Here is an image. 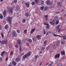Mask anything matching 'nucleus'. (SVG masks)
<instances>
[{"instance_id": "1", "label": "nucleus", "mask_w": 66, "mask_h": 66, "mask_svg": "<svg viewBox=\"0 0 66 66\" xmlns=\"http://www.w3.org/2000/svg\"><path fill=\"white\" fill-rule=\"evenodd\" d=\"M31 52H28L25 55H24L23 56V58L22 59V60H25V58H27L29 56H30V54H31Z\"/></svg>"}, {"instance_id": "2", "label": "nucleus", "mask_w": 66, "mask_h": 66, "mask_svg": "<svg viewBox=\"0 0 66 66\" xmlns=\"http://www.w3.org/2000/svg\"><path fill=\"white\" fill-rule=\"evenodd\" d=\"M12 17L11 16L8 17L7 18L6 20L7 21H9V24H11V23H12Z\"/></svg>"}, {"instance_id": "3", "label": "nucleus", "mask_w": 66, "mask_h": 66, "mask_svg": "<svg viewBox=\"0 0 66 66\" xmlns=\"http://www.w3.org/2000/svg\"><path fill=\"white\" fill-rule=\"evenodd\" d=\"M12 36L14 37V36H17V34L16 32V31L14 30H13L12 32Z\"/></svg>"}, {"instance_id": "4", "label": "nucleus", "mask_w": 66, "mask_h": 66, "mask_svg": "<svg viewBox=\"0 0 66 66\" xmlns=\"http://www.w3.org/2000/svg\"><path fill=\"white\" fill-rule=\"evenodd\" d=\"M44 1H43L42 0H40V1H39L38 3V4L39 5H41L43 6L44 4Z\"/></svg>"}, {"instance_id": "5", "label": "nucleus", "mask_w": 66, "mask_h": 66, "mask_svg": "<svg viewBox=\"0 0 66 66\" xmlns=\"http://www.w3.org/2000/svg\"><path fill=\"white\" fill-rule=\"evenodd\" d=\"M8 12L9 13H11L13 12V9L11 8H9L8 9Z\"/></svg>"}, {"instance_id": "6", "label": "nucleus", "mask_w": 66, "mask_h": 66, "mask_svg": "<svg viewBox=\"0 0 66 66\" xmlns=\"http://www.w3.org/2000/svg\"><path fill=\"white\" fill-rule=\"evenodd\" d=\"M60 53H59L58 54H56L54 56L55 58L56 59V58H59L60 57Z\"/></svg>"}, {"instance_id": "7", "label": "nucleus", "mask_w": 66, "mask_h": 66, "mask_svg": "<svg viewBox=\"0 0 66 66\" xmlns=\"http://www.w3.org/2000/svg\"><path fill=\"white\" fill-rule=\"evenodd\" d=\"M62 5V2H59L57 3V5L59 6H61Z\"/></svg>"}, {"instance_id": "8", "label": "nucleus", "mask_w": 66, "mask_h": 66, "mask_svg": "<svg viewBox=\"0 0 66 66\" xmlns=\"http://www.w3.org/2000/svg\"><path fill=\"white\" fill-rule=\"evenodd\" d=\"M6 10H4L3 12V15L4 17H5L6 16Z\"/></svg>"}, {"instance_id": "9", "label": "nucleus", "mask_w": 66, "mask_h": 66, "mask_svg": "<svg viewBox=\"0 0 66 66\" xmlns=\"http://www.w3.org/2000/svg\"><path fill=\"white\" fill-rule=\"evenodd\" d=\"M50 23V24H52V25H54V23H55V21L54 20H53L52 22H51Z\"/></svg>"}, {"instance_id": "10", "label": "nucleus", "mask_w": 66, "mask_h": 66, "mask_svg": "<svg viewBox=\"0 0 66 66\" xmlns=\"http://www.w3.org/2000/svg\"><path fill=\"white\" fill-rule=\"evenodd\" d=\"M61 54L62 55H65V52L64 51H62L61 52Z\"/></svg>"}, {"instance_id": "11", "label": "nucleus", "mask_w": 66, "mask_h": 66, "mask_svg": "<svg viewBox=\"0 0 66 66\" xmlns=\"http://www.w3.org/2000/svg\"><path fill=\"white\" fill-rule=\"evenodd\" d=\"M12 64H13V65L14 66H16L17 64V63H16V62L14 61H12Z\"/></svg>"}, {"instance_id": "12", "label": "nucleus", "mask_w": 66, "mask_h": 66, "mask_svg": "<svg viewBox=\"0 0 66 66\" xmlns=\"http://www.w3.org/2000/svg\"><path fill=\"white\" fill-rule=\"evenodd\" d=\"M46 2L47 4L50 5V4H51V3H50V1H49V0H47L46 1Z\"/></svg>"}, {"instance_id": "13", "label": "nucleus", "mask_w": 66, "mask_h": 66, "mask_svg": "<svg viewBox=\"0 0 66 66\" xmlns=\"http://www.w3.org/2000/svg\"><path fill=\"white\" fill-rule=\"evenodd\" d=\"M48 15H45L44 16V18L45 19V20H48Z\"/></svg>"}, {"instance_id": "14", "label": "nucleus", "mask_w": 66, "mask_h": 66, "mask_svg": "<svg viewBox=\"0 0 66 66\" xmlns=\"http://www.w3.org/2000/svg\"><path fill=\"white\" fill-rule=\"evenodd\" d=\"M5 53V51H3V52H2L1 53V56H3V55Z\"/></svg>"}, {"instance_id": "15", "label": "nucleus", "mask_w": 66, "mask_h": 66, "mask_svg": "<svg viewBox=\"0 0 66 66\" xmlns=\"http://www.w3.org/2000/svg\"><path fill=\"white\" fill-rule=\"evenodd\" d=\"M61 44H62V45H64L65 44V41L63 39L61 40Z\"/></svg>"}, {"instance_id": "16", "label": "nucleus", "mask_w": 66, "mask_h": 66, "mask_svg": "<svg viewBox=\"0 0 66 66\" xmlns=\"http://www.w3.org/2000/svg\"><path fill=\"white\" fill-rule=\"evenodd\" d=\"M35 31V28H34L33 29H32L30 32L31 34H32L33 32Z\"/></svg>"}, {"instance_id": "17", "label": "nucleus", "mask_w": 66, "mask_h": 66, "mask_svg": "<svg viewBox=\"0 0 66 66\" xmlns=\"http://www.w3.org/2000/svg\"><path fill=\"white\" fill-rule=\"evenodd\" d=\"M16 61L17 62H18L20 61V59L18 58H15Z\"/></svg>"}, {"instance_id": "18", "label": "nucleus", "mask_w": 66, "mask_h": 66, "mask_svg": "<svg viewBox=\"0 0 66 66\" xmlns=\"http://www.w3.org/2000/svg\"><path fill=\"white\" fill-rule=\"evenodd\" d=\"M37 38L38 39H40L41 38V36L39 35H38L37 36Z\"/></svg>"}, {"instance_id": "19", "label": "nucleus", "mask_w": 66, "mask_h": 66, "mask_svg": "<svg viewBox=\"0 0 66 66\" xmlns=\"http://www.w3.org/2000/svg\"><path fill=\"white\" fill-rule=\"evenodd\" d=\"M26 6L27 7H29V4L28 3H26Z\"/></svg>"}, {"instance_id": "20", "label": "nucleus", "mask_w": 66, "mask_h": 66, "mask_svg": "<svg viewBox=\"0 0 66 66\" xmlns=\"http://www.w3.org/2000/svg\"><path fill=\"white\" fill-rule=\"evenodd\" d=\"M25 15L26 17H28L29 15V13H28V12H27L25 14Z\"/></svg>"}, {"instance_id": "21", "label": "nucleus", "mask_w": 66, "mask_h": 66, "mask_svg": "<svg viewBox=\"0 0 66 66\" xmlns=\"http://www.w3.org/2000/svg\"><path fill=\"white\" fill-rule=\"evenodd\" d=\"M59 28H60V25H59L56 26V30H58L59 29Z\"/></svg>"}, {"instance_id": "22", "label": "nucleus", "mask_w": 66, "mask_h": 66, "mask_svg": "<svg viewBox=\"0 0 66 66\" xmlns=\"http://www.w3.org/2000/svg\"><path fill=\"white\" fill-rule=\"evenodd\" d=\"M54 36L55 37H57V36H59V37H61V36H60L59 35H56V34H54Z\"/></svg>"}, {"instance_id": "23", "label": "nucleus", "mask_w": 66, "mask_h": 66, "mask_svg": "<svg viewBox=\"0 0 66 66\" xmlns=\"http://www.w3.org/2000/svg\"><path fill=\"white\" fill-rule=\"evenodd\" d=\"M56 32H58V33H59V32H60V31H61V29H56Z\"/></svg>"}, {"instance_id": "24", "label": "nucleus", "mask_w": 66, "mask_h": 66, "mask_svg": "<svg viewBox=\"0 0 66 66\" xmlns=\"http://www.w3.org/2000/svg\"><path fill=\"white\" fill-rule=\"evenodd\" d=\"M60 41L59 40H58L57 41V46H59L60 45Z\"/></svg>"}, {"instance_id": "25", "label": "nucleus", "mask_w": 66, "mask_h": 66, "mask_svg": "<svg viewBox=\"0 0 66 66\" xmlns=\"http://www.w3.org/2000/svg\"><path fill=\"white\" fill-rule=\"evenodd\" d=\"M47 26L46 27V28L47 29H48L49 28V24H48L47 25Z\"/></svg>"}, {"instance_id": "26", "label": "nucleus", "mask_w": 66, "mask_h": 66, "mask_svg": "<svg viewBox=\"0 0 66 66\" xmlns=\"http://www.w3.org/2000/svg\"><path fill=\"white\" fill-rule=\"evenodd\" d=\"M3 44H6V43H7V42H6L5 41V40H3Z\"/></svg>"}, {"instance_id": "27", "label": "nucleus", "mask_w": 66, "mask_h": 66, "mask_svg": "<svg viewBox=\"0 0 66 66\" xmlns=\"http://www.w3.org/2000/svg\"><path fill=\"white\" fill-rule=\"evenodd\" d=\"M17 42L18 44H20L21 43V41H20V39L18 40Z\"/></svg>"}, {"instance_id": "28", "label": "nucleus", "mask_w": 66, "mask_h": 66, "mask_svg": "<svg viewBox=\"0 0 66 66\" xmlns=\"http://www.w3.org/2000/svg\"><path fill=\"white\" fill-rule=\"evenodd\" d=\"M26 22V19H24L22 20V22L23 23H24Z\"/></svg>"}, {"instance_id": "29", "label": "nucleus", "mask_w": 66, "mask_h": 66, "mask_svg": "<svg viewBox=\"0 0 66 66\" xmlns=\"http://www.w3.org/2000/svg\"><path fill=\"white\" fill-rule=\"evenodd\" d=\"M3 15H2L1 14H0V19H2L3 18Z\"/></svg>"}, {"instance_id": "30", "label": "nucleus", "mask_w": 66, "mask_h": 66, "mask_svg": "<svg viewBox=\"0 0 66 66\" xmlns=\"http://www.w3.org/2000/svg\"><path fill=\"white\" fill-rule=\"evenodd\" d=\"M0 43L1 44H2V45H3V40L2 41L0 40Z\"/></svg>"}, {"instance_id": "31", "label": "nucleus", "mask_w": 66, "mask_h": 66, "mask_svg": "<svg viewBox=\"0 0 66 66\" xmlns=\"http://www.w3.org/2000/svg\"><path fill=\"white\" fill-rule=\"evenodd\" d=\"M32 39L33 40H34V41H36V38L34 37Z\"/></svg>"}, {"instance_id": "32", "label": "nucleus", "mask_w": 66, "mask_h": 66, "mask_svg": "<svg viewBox=\"0 0 66 66\" xmlns=\"http://www.w3.org/2000/svg\"><path fill=\"white\" fill-rule=\"evenodd\" d=\"M35 2H33L31 3V4L32 5H35Z\"/></svg>"}, {"instance_id": "33", "label": "nucleus", "mask_w": 66, "mask_h": 66, "mask_svg": "<svg viewBox=\"0 0 66 66\" xmlns=\"http://www.w3.org/2000/svg\"><path fill=\"white\" fill-rule=\"evenodd\" d=\"M58 60H56L55 62V65H56L58 63Z\"/></svg>"}, {"instance_id": "34", "label": "nucleus", "mask_w": 66, "mask_h": 66, "mask_svg": "<svg viewBox=\"0 0 66 66\" xmlns=\"http://www.w3.org/2000/svg\"><path fill=\"white\" fill-rule=\"evenodd\" d=\"M61 37H63V39H66V36H61Z\"/></svg>"}, {"instance_id": "35", "label": "nucleus", "mask_w": 66, "mask_h": 66, "mask_svg": "<svg viewBox=\"0 0 66 66\" xmlns=\"http://www.w3.org/2000/svg\"><path fill=\"white\" fill-rule=\"evenodd\" d=\"M45 49V47H42V48L41 49V50H42V51H44Z\"/></svg>"}, {"instance_id": "36", "label": "nucleus", "mask_w": 66, "mask_h": 66, "mask_svg": "<svg viewBox=\"0 0 66 66\" xmlns=\"http://www.w3.org/2000/svg\"><path fill=\"white\" fill-rule=\"evenodd\" d=\"M62 64L61 63H59L58 64H57V66H62Z\"/></svg>"}, {"instance_id": "37", "label": "nucleus", "mask_w": 66, "mask_h": 66, "mask_svg": "<svg viewBox=\"0 0 66 66\" xmlns=\"http://www.w3.org/2000/svg\"><path fill=\"white\" fill-rule=\"evenodd\" d=\"M44 6H42L40 8V10H43V9H44Z\"/></svg>"}, {"instance_id": "38", "label": "nucleus", "mask_w": 66, "mask_h": 66, "mask_svg": "<svg viewBox=\"0 0 66 66\" xmlns=\"http://www.w3.org/2000/svg\"><path fill=\"white\" fill-rule=\"evenodd\" d=\"M8 27V25H6L5 26V29H7V27Z\"/></svg>"}, {"instance_id": "39", "label": "nucleus", "mask_w": 66, "mask_h": 66, "mask_svg": "<svg viewBox=\"0 0 66 66\" xmlns=\"http://www.w3.org/2000/svg\"><path fill=\"white\" fill-rule=\"evenodd\" d=\"M59 21H57L56 22V24H59Z\"/></svg>"}, {"instance_id": "40", "label": "nucleus", "mask_w": 66, "mask_h": 66, "mask_svg": "<svg viewBox=\"0 0 66 66\" xmlns=\"http://www.w3.org/2000/svg\"><path fill=\"white\" fill-rule=\"evenodd\" d=\"M48 9V7H45L44 10L45 11H47V10Z\"/></svg>"}, {"instance_id": "41", "label": "nucleus", "mask_w": 66, "mask_h": 66, "mask_svg": "<svg viewBox=\"0 0 66 66\" xmlns=\"http://www.w3.org/2000/svg\"><path fill=\"white\" fill-rule=\"evenodd\" d=\"M38 55H36L35 56V60H36V59H37V57H38Z\"/></svg>"}, {"instance_id": "42", "label": "nucleus", "mask_w": 66, "mask_h": 66, "mask_svg": "<svg viewBox=\"0 0 66 66\" xmlns=\"http://www.w3.org/2000/svg\"><path fill=\"white\" fill-rule=\"evenodd\" d=\"M1 35L2 36V37L3 38L4 37V35H3V33H1Z\"/></svg>"}, {"instance_id": "43", "label": "nucleus", "mask_w": 66, "mask_h": 66, "mask_svg": "<svg viewBox=\"0 0 66 66\" xmlns=\"http://www.w3.org/2000/svg\"><path fill=\"white\" fill-rule=\"evenodd\" d=\"M27 29H25V30H24V33L25 34H26V33H27Z\"/></svg>"}, {"instance_id": "44", "label": "nucleus", "mask_w": 66, "mask_h": 66, "mask_svg": "<svg viewBox=\"0 0 66 66\" xmlns=\"http://www.w3.org/2000/svg\"><path fill=\"white\" fill-rule=\"evenodd\" d=\"M16 31L17 33H19L20 32V31H19V30L17 29L16 30Z\"/></svg>"}, {"instance_id": "45", "label": "nucleus", "mask_w": 66, "mask_h": 66, "mask_svg": "<svg viewBox=\"0 0 66 66\" xmlns=\"http://www.w3.org/2000/svg\"><path fill=\"white\" fill-rule=\"evenodd\" d=\"M34 1L36 3H37L38 2V0H34Z\"/></svg>"}, {"instance_id": "46", "label": "nucleus", "mask_w": 66, "mask_h": 66, "mask_svg": "<svg viewBox=\"0 0 66 66\" xmlns=\"http://www.w3.org/2000/svg\"><path fill=\"white\" fill-rule=\"evenodd\" d=\"M16 11H18V10H19V7L18 6L16 7Z\"/></svg>"}, {"instance_id": "47", "label": "nucleus", "mask_w": 66, "mask_h": 66, "mask_svg": "<svg viewBox=\"0 0 66 66\" xmlns=\"http://www.w3.org/2000/svg\"><path fill=\"white\" fill-rule=\"evenodd\" d=\"M15 8V6H13L11 7V9L13 10V9H14Z\"/></svg>"}, {"instance_id": "48", "label": "nucleus", "mask_w": 66, "mask_h": 66, "mask_svg": "<svg viewBox=\"0 0 66 66\" xmlns=\"http://www.w3.org/2000/svg\"><path fill=\"white\" fill-rule=\"evenodd\" d=\"M4 40L6 41L7 42V41H8V40L6 38H5V40Z\"/></svg>"}, {"instance_id": "49", "label": "nucleus", "mask_w": 66, "mask_h": 66, "mask_svg": "<svg viewBox=\"0 0 66 66\" xmlns=\"http://www.w3.org/2000/svg\"><path fill=\"white\" fill-rule=\"evenodd\" d=\"M9 46L10 48H11L12 47V45L11 44H9Z\"/></svg>"}, {"instance_id": "50", "label": "nucleus", "mask_w": 66, "mask_h": 66, "mask_svg": "<svg viewBox=\"0 0 66 66\" xmlns=\"http://www.w3.org/2000/svg\"><path fill=\"white\" fill-rule=\"evenodd\" d=\"M43 32L44 34H46V31L45 30H44L43 31Z\"/></svg>"}, {"instance_id": "51", "label": "nucleus", "mask_w": 66, "mask_h": 66, "mask_svg": "<svg viewBox=\"0 0 66 66\" xmlns=\"http://www.w3.org/2000/svg\"><path fill=\"white\" fill-rule=\"evenodd\" d=\"M29 42H30V43H32V40L31 39H29Z\"/></svg>"}, {"instance_id": "52", "label": "nucleus", "mask_w": 66, "mask_h": 66, "mask_svg": "<svg viewBox=\"0 0 66 66\" xmlns=\"http://www.w3.org/2000/svg\"><path fill=\"white\" fill-rule=\"evenodd\" d=\"M17 0H15L14 1V3H17Z\"/></svg>"}, {"instance_id": "53", "label": "nucleus", "mask_w": 66, "mask_h": 66, "mask_svg": "<svg viewBox=\"0 0 66 66\" xmlns=\"http://www.w3.org/2000/svg\"><path fill=\"white\" fill-rule=\"evenodd\" d=\"M10 54H11V55H13V51H12L11 53H10Z\"/></svg>"}, {"instance_id": "54", "label": "nucleus", "mask_w": 66, "mask_h": 66, "mask_svg": "<svg viewBox=\"0 0 66 66\" xmlns=\"http://www.w3.org/2000/svg\"><path fill=\"white\" fill-rule=\"evenodd\" d=\"M2 61V57H0V61L1 62Z\"/></svg>"}, {"instance_id": "55", "label": "nucleus", "mask_w": 66, "mask_h": 66, "mask_svg": "<svg viewBox=\"0 0 66 66\" xmlns=\"http://www.w3.org/2000/svg\"><path fill=\"white\" fill-rule=\"evenodd\" d=\"M48 24H47V23H46L45 22L44 23V25H45L46 26H47V25Z\"/></svg>"}, {"instance_id": "56", "label": "nucleus", "mask_w": 66, "mask_h": 66, "mask_svg": "<svg viewBox=\"0 0 66 66\" xmlns=\"http://www.w3.org/2000/svg\"><path fill=\"white\" fill-rule=\"evenodd\" d=\"M19 50L20 51H21V47L20 46Z\"/></svg>"}, {"instance_id": "57", "label": "nucleus", "mask_w": 66, "mask_h": 66, "mask_svg": "<svg viewBox=\"0 0 66 66\" xmlns=\"http://www.w3.org/2000/svg\"><path fill=\"white\" fill-rule=\"evenodd\" d=\"M46 44H47V41H45L44 42V44L45 45H46Z\"/></svg>"}, {"instance_id": "58", "label": "nucleus", "mask_w": 66, "mask_h": 66, "mask_svg": "<svg viewBox=\"0 0 66 66\" xmlns=\"http://www.w3.org/2000/svg\"><path fill=\"white\" fill-rule=\"evenodd\" d=\"M49 48H50V47L48 46L47 47L46 49L47 50H48V49H49Z\"/></svg>"}, {"instance_id": "59", "label": "nucleus", "mask_w": 66, "mask_h": 66, "mask_svg": "<svg viewBox=\"0 0 66 66\" xmlns=\"http://www.w3.org/2000/svg\"><path fill=\"white\" fill-rule=\"evenodd\" d=\"M8 60V57H7L6 58L5 61H7Z\"/></svg>"}, {"instance_id": "60", "label": "nucleus", "mask_w": 66, "mask_h": 66, "mask_svg": "<svg viewBox=\"0 0 66 66\" xmlns=\"http://www.w3.org/2000/svg\"><path fill=\"white\" fill-rule=\"evenodd\" d=\"M15 47L16 48H19L18 45H16Z\"/></svg>"}, {"instance_id": "61", "label": "nucleus", "mask_w": 66, "mask_h": 66, "mask_svg": "<svg viewBox=\"0 0 66 66\" xmlns=\"http://www.w3.org/2000/svg\"><path fill=\"white\" fill-rule=\"evenodd\" d=\"M12 63L11 62L10 63V64L8 66H12Z\"/></svg>"}, {"instance_id": "62", "label": "nucleus", "mask_w": 66, "mask_h": 66, "mask_svg": "<svg viewBox=\"0 0 66 66\" xmlns=\"http://www.w3.org/2000/svg\"><path fill=\"white\" fill-rule=\"evenodd\" d=\"M63 11H64V10H62L61 11V12H63Z\"/></svg>"}, {"instance_id": "63", "label": "nucleus", "mask_w": 66, "mask_h": 66, "mask_svg": "<svg viewBox=\"0 0 66 66\" xmlns=\"http://www.w3.org/2000/svg\"><path fill=\"white\" fill-rule=\"evenodd\" d=\"M49 34V33L48 32H47L46 34V35H48Z\"/></svg>"}, {"instance_id": "64", "label": "nucleus", "mask_w": 66, "mask_h": 66, "mask_svg": "<svg viewBox=\"0 0 66 66\" xmlns=\"http://www.w3.org/2000/svg\"><path fill=\"white\" fill-rule=\"evenodd\" d=\"M14 4V2H12V3H11V5H12V4Z\"/></svg>"}]
</instances>
